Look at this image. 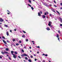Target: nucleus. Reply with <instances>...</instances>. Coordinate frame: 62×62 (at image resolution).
<instances>
[{
    "mask_svg": "<svg viewBox=\"0 0 62 62\" xmlns=\"http://www.w3.org/2000/svg\"><path fill=\"white\" fill-rule=\"evenodd\" d=\"M1 53L2 54H8L9 53H8V52H7L6 51H4V52H1Z\"/></svg>",
    "mask_w": 62,
    "mask_h": 62,
    "instance_id": "1",
    "label": "nucleus"
},
{
    "mask_svg": "<svg viewBox=\"0 0 62 62\" xmlns=\"http://www.w3.org/2000/svg\"><path fill=\"white\" fill-rule=\"evenodd\" d=\"M49 23L48 24V25L49 26H51V24L52 22H51L49 21L48 22Z\"/></svg>",
    "mask_w": 62,
    "mask_h": 62,
    "instance_id": "2",
    "label": "nucleus"
},
{
    "mask_svg": "<svg viewBox=\"0 0 62 62\" xmlns=\"http://www.w3.org/2000/svg\"><path fill=\"white\" fill-rule=\"evenodd\" d=\"M13 57L14 58H16V55H15V54H13Z\"/></svg>",
    "mask_w": 62,
    "mask_h": 62,
    "instance_id": "3",
    "label": "nucleus"
},
{
    "mask_svg": "<svg viewBox=\"0 0 62 62\" xmlns=\"http://www.w3.org/2000/svg\"><path fill=\"white\" fill-rule=\"evenodd\" d=\"M0 22H3L4 21V20L2 18H0Z\"/></svg>",
    "mask_w": 62,
    "mask_h": 62,
    "instance_id": "4",
    "label": "nucleus"
},
{
    "mask_svg": "<svg viewBox=\"0 0 62 62\" xmlns=\"http://www.w3.org/2000/svg\"><path fill=\"white\" fill-rule=\"evenodd\" d=\"M3 41L4 43V44H7V42L6 41H5L4 40H3Z\"/></svg>",
    "mask_w": 62,
    "mask_h": 62,
    "instance_id": "5",
    "label": "nucleus"
},
{
    "mask_svg": "<svg viewBox=\"0 0 62 62\" xmlns=\"http://www.w3.org/2000/svg\"><path fill=\"white\" fill-rule=\"evenodd\" d=\"M42 17H43V19H44V18H46V16L45 15H43V16H42Z\"/></svg>",
    "mask_w": 62,
    "mask_h": 62,
    "instance_id": "6",
    "label": "nucleus"
},
{
    "mask_svg": "<svg viewBox=\"0 0 62 62\" xmlns=\"http://www.w3.org/2000/svg\"><path fill=\"white\" fill-rule=\"evenodd\" d=\"M51 10L52 11H53V12L55 13V11L54 10V9L52 8L51 9Z\"/></svg>",
    "mask_w": 62,
    "mask_h": 62,
    "instance_id": "7",
    "label": "nucleus"
},
{
    "mask_svg": "<svg viewBox=\"0 0 62 62\" xmlns=\"http://www.w3.org/2000/svg\"><path fill=\"white\" fill-rule=\"evenodd\" d=\"M6 34L7 36H9V33H8V31H7L6 32Z\"/></svg>",
    "mask_w": 62,
    "mask_h": 62,
    "instance_id": "8",
    "label": "nucleus"
},
{
    "mask_svg": "<svg viewBox=\"0 0 62 62\" xmlns=\"http://www.w3.org/2000/svg\"><path fill=\"white\" fill-rule=\"evenodd\" d=\"M38 16H41V14L40 13H38Z\"/></svg>",
    "mask_w": 62,
    "mask_h": 62,
    "instance_id": "9",
    "label": "nucleus"
},
{
    "mask_svg": "<svg viewBox=\"0 0 62 62\" xmlns=\"http://www.w3.org/2000/svg\"><path fill=\"white\" fill-rule=\"evenodd\" d=\"M56 37L57 38H59V35L58 34H57V35H56Z\"/></svg>",
    "mask_w": 62,
    "mask_h": 62,
    "instance_id": "10",
    "label": "nucleus"
},
{
    "mask_svg": "<svg viewBox=\"0 0 62 62\" xmlns=\"http://www.w3.org/2000/svg\"><path fill=\"white\" fill-rule=\"evenodd\" d=\"M11 53L12 54H13V53H14V51H11Z\"/></svg>",
    "mask_w": 62,
    "mask_h": 62,
    "instance_id": "11",
    "label": "nucleus"
},
{
    "mask_svg": "<svg viewBox=\"0 0 62 62\" xmlns=\"http://www.w3.org/2000/svg\"><path fill=\"white\" fill-rule=\"evenodd\" d=\"M14 54H18V53L16 51L14 52Z\"/></svg>",
    "mask_w": 62,
    "mask_h": 62,
    "instance_id": "12",
    "label": "nucleus"
},
{
    "mask_svg": "<svg viewBox=\"0 0 62 62\" xmlns=\"http://www.w3.org/2000/svg\"><path fill=\"white\" fill-rule=\"evenodd\" d=\"M24 56H27V55L26 54H24Z\"/></svg>",
    "mask_w": 62,
    "mask_h": 62,
    "instance_id": "13",
    "label": "nucleus"
},
{
    "mask_svg": "<svg viewBox=\"0 0 62 62\" xmlns=\"http://www.w3.org/2000/svg\"><path fill=\"white\" fill-rule=\"evenodd\" d=\"M59 19L60 20H61V21H62V18H61V17H59Z\"/></svg>",
    "mask_w": 62,
    "mask_h": 62,
    "instance_id": "14",
    "label": "nucleus"
},
{
    "mask_svg": "<svg viewBox=\"0 0 62 62\" xmlns=\"http://www.w3.org/2000/svg\"><path fill=\"white\" fill-rule=\"evenodd\" d=\"M8 48H6V51H8Z\"/></svg>",
    "mask_w": 62,
    "mask_h": 62,
    "instance_id": "15",
    "label": "nucleus"
},
{
    "mask_svg": "<svg viewBox=\"0 0 62 62\" xmlns=\"http://www.w3.org/2000/svg\"><path fill=\"white\" fill-rule=\"evenodd\" d=\"M56 12H57V13H58V14H59V15H60V13H59V12H58V11L56 10Z\"/></svg>",
    "mask_w": 62,
    "mask_h": 62,
    "instance_id": "16",
    "label": "nucleus"
},
{
    "mask_svg": "<svg viewBox=\"0 0 62 62\" xmlns=\"http://www.w3.org/2000/svg\"><path fill=\"white\" fill-rule=\"evenodd\" d=\"M28 61L29 62H31V59H29L28 60Z\"/></svg>",
    "mask_w": 62,
    "mask_h": 62,
    "instance_id": "17",
    "label": "nucleus"
},
{
    "mask_svg": "<svg viewBox=\"0 0 62 62\" xmlns=\"http://www.w3.org/2000/svg\"><path fill=\"white\" fill-rule=\"evenodd\" d=\"M46 29L47 30H50V28L48 27Z\"/></svg>",
    "mask_w": 62,
    "mask_h": 62,
    "instance_id": "18",
    "label": "nucleus"
},
{
    "mask_svg": "<svg viewBox=\"0 0 62 62\" xmlns=\"http://www.w3.org/2000/svg\"><path fill=\"white\" fill-rule=\"evenodd\" d=\"M45 6L47 7H49V5L47 4H46Z\"/></svg>",
    "mask_w": 62,
    "mask_h": 62,
    "instance_id": "19",
    "label": "nucleus"
},
{
    "mask_svg": "<svg viewBox=\"0 0 62 62\" xmlns=\"http://www.w3.org/2000/svg\"><path fill=\"white\" fill-rule=\"evenodd\" d=\"M22 37H23V38H25V35H23Z\"/></svg>",
    "mask_w": 62,
    "mask_h": 62,
    "instance_id": "20",
    "label": "nucleus"
},
{
    "mask_svg": "<svg viewBox=\"0 0 62 62\" xmlns=\"http://www.w3.org/2000/svg\"><path fill=\"white\" fill-rule=\"evenodd\" d=\"M21 56L22 57H23L24 56V54H22L21 55Z\"/></svg>",
    "mask_w": 62,
    "mask_h": 62,
    "instance_id": "21",
    "label": "nucleus"
},
{
    "mask_svg": "<svg viewBox=\"0 0 62 62\" xmlns=\"http://www.w3.org/2000/svg\"><path fill=\"white\" fill-rule=\"evenodd\" d=\"M31 8L32 9V10H34V8L33 7H31Z\"/></svg>",
    "mask_w": 62,
    "mask_h": 62,
    "instance_id": "22",
    "label": "nucleus"
},
{
    "mask_svg": "<svg viewBox=\"0 0 62 62\" xmlns=\"http://www.w3.org/2000/svg\"><path fill=\"white\" fill-rule=\"evenodd\" d=\"M25 58L26 60H28V58L27 57H25Z\"/></svg>",
    "mask_w": 62,
    "mask_h": 62,
    "instance_id": "23",
    "label": "nucleus"
},
{
    "mask_svg": "<svg viewBox=\"0 0 62 62\" xmlns=\"http://www.w3.org/2000/svg\"><path fill=\"white\" fill-rule=\"evenodd\" d=\"M28 6H29V7H31V5H30V4H28Z\"/></svg>",
    "mask_w": 62,
    "mask_h": 62,
    "instance_id": "24",
    "label": "nucleus"
},
{
    "mask_svg": "<svg viewBox=\"0 0 62 62\" xmlns=\"http://www.w3.org/2000/svg\"><path fill=\"white\" fill-rule=\"evenodd\" d=\"M19 45V44L18 43H16V45L17 46H18V45Z\"/></svg>",
    "mask_w": 62,
    "mask_h": 62,
    "instance_id": "25",
    "label": "nucleus"
},
{
    "mask_svg": "<svg viewBox=\"0 0 62 62\" xmlns=\"http://www.w3.org/2000/svg\"><path fill=\"white\" fill-rule=\"evenodd\" d=\"M2 38H3V39H5V38L4 36H2Z\"/></svg>",
    "mask_w": 62,
    "mask_h": 62,
    "instance_id": "26",
    "label": "nucleus"
},
{
    "mask_svg": "<svg viewBox=\"0 0 62 62\" xmlns=\"http://www.w3.org/2000/svg\"><path fill=\"white\" fill-rule=\"evenodd\" d=\"M4 26L5 27H8V25H4Z\"/></svg>",
    "mask_w": 62,
    "mask_h": 62,
    "instance_id": "27",
    "label": "nucleus"
},
{
    "mask_svg": "<svg viewBox=\"0 0 62 62\" xmlns=\"http://www.w3.org/2000/svg\"><path fill=\"white\" fill-rule=\"evenodd\" d=\"M29 3H31V0H29Z\"/></svg>",
    "mask_w": 62,
    "mask_h": 62,
    "instance_id": "28",
    "label": "nucleus"
},
{
    "mask_svg": "<svg viewBox=\"0 0 62 62\" xmlns=\"http://www.w3.org/2000/svg\"><path fill=\"white\" fill-rule=\"evenodd\" d=\"M28 41V39H26V41Z\"/></svg>",
    "mask_w": 62,
    "mask_h": 62,
    "instance_id": "29",
    "label": "nucleus"
},
{
    "mask_svg": "<svg viewBox=\"0 0 62 62\" xmlns=\"http://www.w3.org/2000/svg\"><path fill=\"white\" fill-rule=\"evenodd\" d=\"M58 40L60 42V39L59 38H58Z\"/></svg>",
    "mask_w": 62,
    "mask_h": 62,
    "instance_id": "30",
    "label": "nucleus"
},
{
    "mask_svg": "<svg viewBox=\"0 0 62 62\" xmlns=\"http://www.w3.org/2000/svg\"><path fill=\"white\" fill-rule=\"evenodd\" d=\"M31 58H33V56L32 55L31 56Z\"/></svg>",
    "mask_w": 62,
    "mask_h": 62,
    "instance_id": "31",
    "label": "nucleus"
},
{
    "mask_svg": "<svg viewBox=\"0 0 62 62\" xmlns=\"http://www.w3.org/2000/svg\"><path fill=\"white\" fill-rule=\"evenodd\" d=\"M13 41H15V39H13Z\"/></svg>",
    "mask_w": 62,
    "mask_h": 62,
    "instance_id": "32",
    "label": "nucleus"
},
{
    "mask_svg": "<svg viewBox=\"0 0 62 62\" xmlns=\"http://www.w3.org/2000/svg\"><path fill=\"white\" fill-rule=\"evenodd\" d=\"M23 31V32L24 33H26V32H25V31Z\"/></svg>",
    "mask_w": 62,
    "mask_h": 62,
    "instance_id": "33",
    "label": "nucleus"
},
{
    "mask_svg": "<svg viewBox=\"0 0 62 62\" xmlns=\"http://www.w3.org/2000/svg\"><path fill=\"white\" fill-rule=\"evenodd\" d=\"M50 26V27L51 28H52V27H53V26H52V25H51L50 26Z\"/></svg>",
    "mask_w": 62,
    "mask_h": 62,
    "instance_id": "34",
    "label": "nucleus"
},
{
    "mask_svg": "<svg viewBox=\"0 0 62 62\" xmlns=\"http://www.w3.org/2000/svg\"><path fill=\"white\" fill-rule=\"evenodd\" d=\"M40 13L41 14H42V11H40Z\"/></svg>",
    "mask_w": 62,
    "mask_h": 62,
    "instance_id": "35",
    "label": "nucleus"
},
{
    "mask_svg": "<svg viewBox=\"0 0 62 62\" xmlns=\"http://www.w3.org/2000/svg\"><path fill=\"white\" fill-rule=\"evenodd\" d=\"M54 7H57V6L55 5H54Z\"/></svg>",
    "mask_w": 62,
    "mask_h": 62,
    "instance_id": "36",
    "label": "nucleus"
},
{
    "mask_svg": "<svg viewBox=\"0 0 62 62\" xmlns=\"http://www.w3.org/2000/svg\"><path fill=\"white\" fill-rule=\"evenodd\" d=\"M37 48H40V47H39V46H38L37 47Z\"/></svg>",
    "mask_w": 62,
    "mask_h": 62,
    "instance_id": "37",
    "label": "nucleus"
},
{
    "mask_svg": "<svg viewBox=\"0 0 62 62\" xmlns=\"http://www.w3.org/2000/svg\"><path fill=\"white\" fill-rule=\"evenodd\" d=\"M19 42L20 43H22V41H19Z\"/></svg>",
    "mask_w": 62,
    "mask_h": 62,
    "instance_id": "38",
    "label": "nucleus"
},
{
    "mask_svg": "<svg viewBox=\"0 0 62 62\" xmlns=\"http://www.w3.org/2000/svg\"><path fill=\"white\" fill-rule=\"evenodd\" d=\"M58 33H60V31L59 30L58 31Z\"/></svg>",
    "mask_w": 62,
    "mask_h": 62,
    "instance_id": "39",
    "label": "nucleus"
},
{
    "mask_svg": "<svg viewBox=\"0 0 62 62\" xmlns=\"http://www.w3.org/2000/svg\"><path fill=\"white\" fill-rule=\"evenodd\" d=\"M7 42H8V43H9V41H8V40H7Z\"/></svg>",
    "mask_w": 62,
    "mask_h": 62,
    "instance_id": "40",
    "label": "nucleus"
},
{
    "mask_svg": "<svg viewBox=\"0 0 62 62\" xmlns=\"http://www.w3.org/2000/svg\"><path fill=\"white\" fill-rule=\"evenodd\" d=\"M22 52H24V51L23 50V49H22Z\"/></svg>",
    "mask_w": 62,
    "mask_h": 62,
    "instance_id": "41",
    "label": "nucleus"
},
{
    "mask_svg": "<svg viewBox=\"0 0 62 62\" xmlns=\"http://www.w3.org/2000/svg\"><path fill=\"white\" fill-rule=\"evenodd\" d=\"M45 55L46 56H48V54H45Z\"/></svg>",
    "mask_w": 62,
    "mask_h": 62,
    "instance_id": "42",
    "label": "nucleus"
},
{
    "mask_svg": "<svg viewBox=\"0 0 62 62\" xmlns=\"http://www.w3.org/2000/svg\"><path fill=\"white\" fill-rule=\"evenodd\" d=\"M43 62H46L45 61V60H43Z\"/></svg>",
    "mask_w": 62,
    "mask_h": 62,
    "instance_id": "43",
    "label": "nucleus"
},
{
    "mask_svg": "<svg viewBox=\"0 0 62 62\" xmlns=\"http://www.w3.org/2000/svg\"><path fill=\"white\" fill-rule=\"evenodd\" d=\"M9 59H10V60H11V58H10V57H9Z\"/></svg>",
    "mask_w": 62,
    "mask_h": 62,
    "instance_id": "44",
    "label": "nucleus"
},
{
    "mask_svg": "<svg viewBox=\"0 0 62 62\" xmlns=\"http://www.w3.org/2000/svg\"><path fill=\"white\" fill-rule=\"evenodd\" d=\"M54 3H56V2L55 1V0L54 1Z\"/></svg>",
    "mask_w": 62,
    "mask_h": 62,
    "instance_id": "45",
    "label": "nucleus"
},
{
    "mask_svg": "<svg viewBox=\"0 0 62 62\" xmlns=\"http://www.w3.org/2000/svg\"><path fill=\"white\" fill-rule=\"evenodd\" d=\"M45 15H46V12H45V14H44Z\"/></svg>",
    "mask_w": 62,
    "mask_h": 62,
    "instance_id": "46",
    "label": "nucleus"
},
{
    "mask_svg": "<svg viewBox=\"0 0 62 62\" xmlns=\"http://www.w3.org/2000/svg\"><path fill=\"white\" fill-rule=\"evenodd\" d=\"M0 58H1V59H2V57L1 56H0Z\"/></svg>",
    "mask_w": 62,
    "mask_h": 62,
    "instance_id": "47",
    "label": "nucleus"
},
{
    "mask_svg": "<svg viewBox=\"0 0 62 62\" xmlns=\"http://www.w3.org/2000/svg\"><path fill=\"white\" fill-rule=\"evenodd\" d=\"M34 60H35V61H36L37 60V59H35Z\"/></svg>",
    "mask_w": 62,
    "mask_h": 62,
    "instance_id": "48",
    "label": "nucleus"
},
{
    "mask_svg": "<svg viewBox=\"0 0 62 62\" xmlns=\"http://www.w3.org/2000/svg\"><path fill=\"white\" fill-rule=\"evenodd\" d=\"M34 56H36V54H34Z\"/></svg>",
    "mask_w": 62,
    "mask_h": 62,
    "instance_id": "49",
    "label": "nucleus"
},
{
    "mask_svg": "<svg viewBox=\"0 0 62 62\" xmlns=\"http://www.w3.org/2000/svg\"><path fill=\"white\" fill-rule=\"evenodd\" d=\"M18 57H19V58H21V57H20L19 56H18Z\"/></svg>",
    "mask_w": 62,
    "mask_h": 62,
    "instance_id": "50",
    "label": "nucleus"
},
{
    "mask_svg": "<svg viewBox=\"0 0 62 62\" xmlns=\"http://www.w3.org/2000/svg\"><path fill=\"white\" fill-rule=\"evenodd\" d=\"M7 14H8V15H9V14H9V13H8Z\"/></svg>",
    "mask_w": 62,
    "mask_h": 62,
    "instance_id": "51",
    "label": "nucleus"
},
{
    "mask_svg": "<svg viewBox=\"0 0 62 62\" xmlns=\"http://www.w3.org/2000/svg\"><path fill=\"white\" fill-rule=\"evenodd\" d=\"M60 5L61 6H62V3H60Z\"/></svg>",
    "mask_w": 62,
    "mask_h": 62,
    "instance_id": "52",
    "label": "nucleus"
},
{
    "mask_svg": "<svg viewBox=\"0 0 62 62\" xmlns=\"http://www.w3.org/2000/svg\"><path fill=\"white\" fill-rule=\"evenodd\" d=\"M49 16H52V15L51 14H50L49 15Z\"/></svg>",
    "mask_w": 62,
    "mask_h": 62,
    "instance_id": "53",
    "label": "nucleus"
},
{
    "mask_svg": "<svg viewBox=\"0 0 62 62\" xmlns=\"http://www.w3.org/2000/svg\"><path fill=\"white\" fill-rule=\"evenodd\" d=\"M14 31H16V29H15L14 30Z\"/></svg>",
    "mask_w": 62,
    "mask_h": 62,
    "instance_id": "54",
    "label": "nucleus"
},
{
    "mask_svg": "<svg viewBox=\"0 0 62 62\" xmlns=\"http://www.w3.org/2000/svg\"><path fill=\"white\" fill-rule=\"evenodd\" d=\"M60 26H62V24H60Z\"/></svg>",
    "mask_w": 62,
    "mask_h": 62,
    "instance_id": "55",
    "label": "nucleus"
},
{
    "mask_svg": "<svg viewBox=\"0 0 62 62\" xmlns=\"http://www.w3.org/2000/svg\"><path fill=\"white\" fill-rule=\"evenodd\" d=\"M49 6H50V7H51V6H52V5L51 4L49 5Z\"/></svg>",
    "mask_w": 62,
    "mask_h": 62,
    "instance_id": "56",
    "label": "nucleus"
},
{
    "mask_svg": "<svg viewBox=\"0 0 62 62\" xmlns=\"http://www.w3.org/2000/svg\"><path fill=\"white\" fill-rule=\"evenodd\" d=\"M10 32H12V31L11 30H10Z\"/></svg>",
    "mask_w": 62,
    "mask_h": 62,
    "instance_id": "57",
    "label": "nucleus"
},
{
    "mask_svg": "<svg viewBox=\"0 0 62 62\" xmlns=\"http://www.w3.org/2000/svg\"><path fill=\"white\" fill-rule=\"evenodd\" d=\"M37 54H39V51L37 52Z\"/></svg>",
    "mask_w": 62,
    "mask_h": 62,
    "instance_id": "58",
    "label": "nucleus"
},
{
    "mask_svg": "<svg viewBox=\"0 0 62 62\" xmlns=\"http://www.w3.org/2000/svg\"><path fill=\"white\" fill-rule=\"evenodd\" d=\"M21 46H23V44H21Z\"/></svg>",
    "mask_w": 62,
    "mask_h": 62,
    "instance_id": "59",
    "label": "nucleus"
},
{
    "mask_svg": "<svg viewBox=\"0 0 62 62\" xmlns=\"http://www.w3.org/2000/svg\"><path fill=\"white\" fill-rule=\"evenodd\" d=\"M60 9H62V7L60 8Z\"/></svg>",
    "mask_w": 62,
    "mask_h": 62,
    "instance_id": "60",
    "label": "nucleus"
},
{
    "mask_svg": "<svg viewBox=\"0 0 62 62\" xmlns=\"http://www.w3.org/2000/svg\"><path fill=\"white\" fill-rule=\"evenodd\" d=\"M29 48L30 49H31V47H30Z\"/></svg>",
    "mask_w": 62,
    "mask_h": 62,
    "instance_id": "61",
    "label": "nucleus"
},
{
    "mask_svg": "<svg viewBox=\"0 0 62 62\" xmlns=\"http://www.w3.org/2000/svg\"><path fill=\"white\" fill-rule=\"evenodd\" d=\"M45 54H42L43 55H45Z\"/></svg>",
    "mask_w": 62,
    "mask_h": 62,
    "instance_id": "62",
    "label": "nucleus"
},
{
    "mask_svg": "<svg viewBox=\"0 0 62 62\" xmlns=\"http://www.w3.org/2000/svg\"><path fill=\"white\" fill-rule=\"evenodd\" d=\"M23 61H24V62H25V61L24 60H23Z\"/></svg>",
    "mask_w": 62,
    "mask_h": 62,
    "instance_id": "63",
    "label": "nucleus"
},
{
    "mask_svg": "<svg viewBox=\"0 0 62 62\" xmlns=\"http://www.w3.org/2000/svg\"><path fill=\"white\" fill-rule=\"evenodd\" d=\"M49 62H51V61H50V60H49Z\"/></svg>",
    "mask_w": 62,
    "mask_h": 62,
    "instance_id": "64",
    "label": "nucleus"
}]
</instances>
